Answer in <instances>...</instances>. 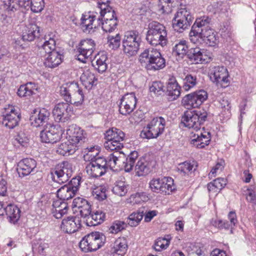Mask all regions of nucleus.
Wrapping results in <instances>:
<instances>
[{"instance_id": "obj_61", "label": "nucleus", "mask_w": 256, "mask_h": 256, "mask_svg": "<svg viewBox=\"0 0 256 256\" xmlns=\"http://www.w3.org/2000/svg\"><path fill=\"white\" fill-rule=\"evenodd\" d=\"M82 178L80 176H76L73 178L70 181L68 184H67L68 186L71 187V189L76 193L79 188L80 184Z\"/></svg>"}, {"instance_id": "obj_9", "label": "nucleus", "mask_w": 256, "mask_h": 256, "mask_svg": "<svg viewBox=\"0 0 256 256\" xmlns=\"http://www.w3.org/2000/svg\"><path fill=\"white\" fill-rule=\"evenodd\" d=\"M125 137L124 133L120 130L112 128L106 131L104 143L105 148L111 151L119 150L123 148L122 142Z\"/></svg>"}, {"instance_id": "obj_24", "label": "nucleus", "mask_w": 256, "mask_h": 256, "mask_svg": "<svg viewBox=\"0 0 256 256\" xmlns=\"http://www.w3.org/2000/svg\"><path fill=\"white\" fill-rule=\"evenodd\" d=\"M66 135L68 139L75 143L76 146H80L86 140V134L79 126L72 125L66 130Z\"/></svg>"}, {"instance_id": "obj_54", "label": "nucleus", "mask_w": 256, "mask_h": 256, "mask_svg": "<svg viewBox=\"0 0 256 256\" xmlns=\"http://www.w3.org/2000/svg\"><path fill=\"white\" fill-rule=\"evenodd\" d=\"M212 224L220 229L228 230L229 228H232V226L226 220H212L211 221Z\"/></svg>"}, {"instance_id": "obj_29", "label": "nucleus", "mask_w": 256, "mask_h": 256, "mask_svg": "<svg viewBox=\"0 0 256 256\" xmlns=\"http://www.w3.org/2000/svg\"><path fill=\"white\" fill-rule=\"evenodd\" d=\"M10 111L6 112L2 120V124L6 127L12 129L18 125L20 120V114L16 112L14 106H10L8 110Z\"/></svg>"}, {"instance_id": "obj_7", "label": "nucleus", "mask_w": 256, "mask_h": 256, "mask_svg": "<svg viewBox=\"0 0 256 256\" xmlns=\"http://www.w3.org/2000/svg\"><path fill=\"white\" fill-rule=\"evenodd\" d=\"M105 241L106 236L102 232H94L80 240L79 246L84 252L96 251L104 244Z\"/></svg>"}, {"instance_id": "obj_17", "label": "nucleus", "mask_w": 256, "mask_h": 256, "mask_svg": "<svg viewBox=\"0 0 256 256\" xmlns=\"http://www.w3.org/2000/svg\"><path fill=\"white\" fill-rule=\"evenodd\" d=\"M72 113L73 108L67 102L58 103L52 110L54 120L58 122L64 123L68 122Z\"/></svg>"}, {"instance_id": "obj_35", "label": "nucleus", "mask_w": 256, "mask_h": 256, "mask_svg": "<svg viewBox=\"0 0 256 256\" xmlns=\"http://www.w3.org/2000/svg\"><path fill=\"white\" fill-rule=\"evenodd\" d=\"M107 54L104 52L99 53L92 60V66L99 73H103L108 68Z\"/></svg>"}, {"instance_id": "obj_51", "label": "nucleus", "mask_w": 256, "mask_h": 256, "mask_svg": "<svg viewBox=\"0 0 256 256\" xmlns=\"http://www.w3.org/2000/svg\"><path fill=\"white\" fill-rule=\"evenodd\" d=\"M121 36L119 34L116 36L108 35L107 36V42L108 46L112 49H116L120 44Z\"/></svg>"}, {"instance_id": "obj_56", "label": "nucleus", "mask_w": 256, "mask_h": 256, "mask_svg": "<svg viewBox=\"0 0 256 256\" xmlns=\"http://www.w3.org/2000/svg\"><path fill=\"white\" fill-rule=\"evenodd\" d=\"M28 142V138L24 132H20L16 136L14 143L15 145L19 144L22 146H26Z\"/></svg>"}, {"instance_id": "obj_39", "label": "nucleus", "mask_w": 256, "mask_h": 256, "mask_svg": "<svg viewBox=\"0 0 256 256\" xmlns=\"http://www.w3.org/2000/svg\"><path fill=\"white\" fill-rule=\"evenodd\" d=\"M124 160V154L119 150H116L114 153L109 155L108 158V168H114L116 166H122V162Z\"/></svg>"}, {"instance_id": "obj_14", "label": "nucleus", "mask_w": 256, "mask_h": 256, "mask_svg": "<svg viewBox=\"0 0 256 256\" xmlns=\"http://www.w3.org/2000/svg\"><path fill=\"white\" fill-rule=\"evenodd\" d=\"M151 190L154 192L170 194L176 190L174 180L170 177L153 178L149 183Z\"/></svg>"}, {"instance_id": "obj_26", "label": "nucleus", "mask_w": 256, "mask_h": 256, "mask_svg": "<svg viewBox=\"0 0 256 256\" xmlns=\"http://www.w3.org/2000/svg\"><path fill=\"white\" fill-rule=\"evenodd\" d=\"M186 56L194 64L207 63L210 58L206 54L204 49L198 47L190 48Z\"/></svg>"}, {"instance_id": "obj_2", "label": "nucleus", "mask_w": 256, "mask_h": 256, "mask_svg": "<svg viewBox=\"0 0 256 256\" xmlns=\"http://www.w3.org/2000/svg\"><path fill=\"white\" fill-rule=\"evenodd\" d=\"M211 18L204 16L196 19L192 27L189 36L190 41L198 44L202 40L208 46H215L218 41V37L214 30L210 26Z\"/></svg>"}, {"instance_id": "obj_5", "label": "nucleus", "mask_w": 256, "mask_h": 256, "mask_svg": "<svg viewBox=\"0 0 256 256\" xmlns=\"http://www.w3.org/2000/svg\"><path fill=\"white\" fill-rule=\"evenodd\" d=\"M166 28L162 24L152 22L149 24L146 40L152 46L164 47L168 42Z\"/></svg>"}, {"instance_id": "obj_21", "label": "nucleus", "mask_w": 256, "mask_h": 256, "mask_svg": "<svg viewBox=\"0 0 256 256\" xmlns=\"http://www.w3.org/2000/svg\"><path fill=\"white\" fill-rule=\"evenodd\" d=\"M95 46L94 40L92 39L82 40L77 48L78 52L77 60L83 63H86V60L93 54Z\"/></svg>"}, {"instance_id": "obj_4", "label": "nucleus", "mask_w": 256, "mask_h": 256, "mask_svg": "<svg viewBox=\"0 0 256 256\" xmlns=\"http://www.w3.org/2000/svg\"><path fill=\"white\" fill-rule=\"evenodd\" d=\"M107 2H100L98 4V10L100 16L97 18L100 21L104 31L106 32H112L116 28L118 24V19L112 8Z\"/></svg>"}, {"instance_id": "obj_30", "label": "nucleus", "mask_w": 256, "mask_h": 256, "mask_svg": "<svg viewBox=\"0 0 256 256\" xmlns=\"http://www.w3.org/2000/svg\"><path fill=\"white\" fill-rule=\"evenodd\" d=\"M56 40L51 34L45 36L38 44V50L41 54H50L56 50Z\"/></svg>"}, {"instance_id": "obj_19", "label": "nucleus", "mask_w": 256, "mask_h": 256, "mask_svg": "<svg viewBox=\"0 0 256 256\" xmlns=\"http://www.w3.org/2000/svg\"><path fill=\"white\" fill-rule=\"evenodd\" d=\"M62 135V130L59 126L50 124L41 131L40 138L44 142L54 144L60 139Z\"/></svg>"}, {"instance_id": "obj_37", "label": "nucleus", "mask_w": 256, "mask_h": 256, "mask_svg": "<svg viewBox=\"0 0 256 256\" xmlns=\"http://www.w3.org/2000/svg\"><path fill=\"white\" fill-rule=\"evenodd\" d=\"M80 80L84 88L90 90L94 85H96L95 82H97L98 79L94 73L87 70L83 72L80 77Z\"/></svg>"}, {"instance_id": "obj_60", "label": "nucleus", "mask_w": 256, "mask_h": 256, "mask_svg": "<svg viewBox=\"0 0 256 256\" xmlns=\"http://www.w3.org/2000/svg\"><path fill=\"white\" fill-rule=\"evenodd\" d=\"M106 190L102 187L98 188L95 189L93 192L92 194L94 198L98 200H103L106 198Z\"/></svg>"}, {"instance_id": "obj_48", "label": "nucleus", "mask_w": 256, "mask_h": 256, "mask_svg": "<svg viewBox=\"0 0 256 256\" xmlns=\"http://www.w3.org/2000/svg\"><path fill=\"white\" fill-rule=\"evenodd\" d=\"M144 214V210L140 208L136 212H134L129 216L126 222L130 226H136L142 219Z\"/></svg>"}, {"instance_id": "obj_25", "label": "nucleus", "mask_w": 256, "mask_h": 256, "mask_svg": "<svg viewBox=\"0 0 256 256\" xmlns=\"http://www.w3.org/2000/svg\"><path fill=\"white\" fill-rule=\"evenodd\" d=\"M50 116V112L46 108L35 109L32 112L30 120L32 126L38 127L47 122Z\"/></svg>"}, {"instance_id": "obj_45", "label": "nucleus", "mask_w": 256, "mask_h": 256, "mask_svg": "<svg viewBox=\"0 0 256 256\" xmlns=\"http://www.w3.org/2000/svg\"><path fill=\"white\" fill-rule=\"evenodd\" d=\"M56 192L58 198L64 201L72 198L76 194L67 184L62 186Z\"/></svg>"}, {"instance_id": "obj_22", "label": "nucleus", "mask_w": 256, "mask_h": 256, "mask_svg": "<svg viewBox=\"0 0 256 256\" xmlns=\"http://www.w3.org/2000/svg\"><path fill=\"white\" fill-rule=\"evenodd\" d=\"M37 162L32 158H26L20 160L18 164L16 170L18 176L23 178L35 174L36 170Z\"/></svg>"}, {"instance_id": "obj_23", "label": "nucleus", "mask_w": 256, "mask_h": 256, "mask_svg": "<svg viewBox=\"0 0 256 256\" xmlns=\"http://www.w3.org/2000/svg\"><path fill=\"white\" fill-rule=\"evenodd\" d=\"M82 222V220L79 215L69 216L62 220L60 228L65 232L72 234L81 228Z\"/></svg>"}, {"instance_id": "obj_36", "label": "nucleus", "mask_w": 256, "mask_h": 256, "mask_svg": "<svg viewBox=\"0 0 256 256\" xmlns=\"http://www.w3.org/2000/svg\"><path fill=\"white\" fill-rule=\"evenodd\" d=\"M48 54V56L45 58L44 62L46 68H54L62 63L63 56L58 51H53Z\"/></svg>"}, {"instance_id": "obj_57", "label": "nucleus", "mask_w": 256, "mask_h": 256, "mask_svg": "<svg viewBox=\"0 0 256 256\" xmlns=\"http://www.w3.org/2000/svg\"><path fill=\"white\" fill-rule=\"evenodd\" d=\"M164 88L163 83L160 82H154L150 87V90L157 95H161L164 92Z\"/></svg>"}, {"instance_id": "obj_63", "label": "nucleus", "mask_w": 256, "mask_h": 256, "mask_svg": "<svg viewBox=\"0 0 256 256\" xmlns=\"http://www.w3.org/2000/svg\"><path fill=\"white\" fill-rule=\"evenodd\" d=\"M84 202L88 201L80 197H78L74 198L73 200L72 204V208H78V210L80 209L83 206V204H84Z\"/></svg>"}, {"instance_id": "obj_28", "label": "nucleus", "mask_w": 256, "mask_h": 256, "mask_svg": "<svg viewBox=\"0 0 256 256\" xmlns=\"http://www.w3.org/2000/svg\"><path fill=\"white\" fill-rule=\"evenodd\" d=\"M40 28L35 24H29L22 30V40L24 42H32L40 36Z\"/></svg>"}, {"instance_id": "obj_11", "label": "nucleus", "mask_w": 256, "mask_h": 256, "mask_svg": "<svg viewBox=\"0 0 256 256\" xmlns=\"http://www.w3.org/2000/svg\"><path fill=\"white\" fill-rule=\"evenodd\" d=\"M31 0H4L0 6V19L4 20L20 8L28 10Z\"/></svg>"}, {"instance_id": "obj_15", "label": "nucleus", "mask_w": 256, "mask_h": 256, "mask_svg": "<svg viewBox=\"0 0 256 256\" xmlns=\"http://www.w3.org/2000/svg\"><path fill=\"white\" fill-rule=\"evenodd\" d=\"M208 98V93L200 90L186 94L182 100V104L186 109L199 107Z\"/></svg>"}, {"instance_id": "obj_33", "label": "nucleus", "mask_w": 256, "mask_h": 256, "mask_svg": "<svg viewBox=\"0 0 256 256\" xmlns=\"http://www.w3.org/2000/svg\"><path fill=\"white\" fill-rule=\"evenodd\" d=\"M127 250L126 240L124 238H118L111 245L110 252L113 256H124Z\"/></svg>"}, {"instance_id": "obj_32", "label": "nucleus", "mask_w": 256, "mask_h": 256, "mask_svg": "<svg viewBox=\"0 0 256 256\" xmlns=\"http://www.w3.org/2000/svg\"><path fill=\"white\" fill-rule=\"evenodd\" d=\"M106 218V214L101 210L91 212L84 221L87 226H96L102 223Z\"/></svg>"}, {"instance_id": "obj_55", "label": "nucleus", "mask_w": 256, "mask_h": 256, "mask_svg": "<svg viewBox=\"0 0 256 256\" xmlns=\"http://www.w3.org/2000/svg\"><path fill=\"white\" fill-rule=\"evenodd\" d=\"M44 6V0H31L30 8L34 12H41Z\"/></svg>"}, {"instance_id": "obj_20", "label": "nucleus", "mask_w": 256, "mask_h": 256, "mask_svg": "<svg viewBox=\"0 0 256 256\" xmlns=\"http://www.w3.org/2000/svg\"><path fill=\"white\" fill-rule=\"evenodd\" d=\"M137 103V98L134 92L127 93L123 96L120 100L118 111L124 116H127L135 109Z\"/></svg>"}, {"instance_id": "obj_18", "label": "nucleus", "mask_w": 256, "mask_h": 256, "mask_svg": "<svg viewBox=\"0 0 256 256\" xmlns=\"http://www.w3.org/2000/svg\"><path fill=\"white\" fill-rule=\"evenodd\" d=\"M210 80L216 82L217 86L226 88L228 84V74L226 68L224 66H214L210 70Z\"/></svg>"}, {"instance_id": "obj_47", "label": "nucleus", "mask_w": 256, "mask_h": 256, "mask_svg": "<svg viewBox=\"0 0 256 256\" xmlns=\"http://www.w3.org/2000/svg\"><path fill=\"white\" fill-rule=\"evenodd\" d=\"M182 88L184 91H188L198 84L196 76L194 74H189L183 78Z\"/></svg>"}, {"instance_id": "obj_64", "label": "nucleus", "mask_w": 256, "mask_h": 256, "mask_svg": "<svg viewBox=\"0 0 256 256\" xmlns=\"http://www.w3.org/2000/svg\"><path fill=\"white\" fill-rule=\"evenodd\" d=\"M7 192V182L0 178V196H4Z\"/></svg>"}, {"instance_id": "obj_59", "label": "nucleus", "mask_w": 256, "mask_h": 256, "mask_svg": "<svg viewBox=\"0 0 256 256\" xmlns=\"http://www.w3.org/2000/svg\"><path fill=\"white\" fill-rule=\"evenodd\" d=\"M194 164L188 162H184L180 164L178 168V170L184 174H188L190 172H192Z\"/></svg>"}, {"instance_id": "obj_50", "label": "nucleus", "mask_w": 256, "mask_h": 256, "mask_svg": "<svg viewBox=\"0 0 256 256\" xmlns=\"http://www.w3.org/2000/svg\"><path fill=\"white\" fill-rule=\"evenodd\" d=\"M170 239L169 235L164 238H158L155 242L154 248L156 251L158 252L166 249L170 244Z\"/></svg>"}, {"instance_id": "obj_42", "label": "nucleus", "mask_w": 256, "mask_h": 256, "mask_svg": "<svg viewBox=\"0 0 256 256\" xmlns=\"http://www.w3.org/2000/svg\"><path fill=\"white\" fill-rule=\"evenodd\" d=\"M160 51L158 50L149 48H146L140 54L139 56L138 60L142 67H144L148 63H149L151 60Z\"/></svg>"}, {"instance_id": "obj_12", "label": "nucleus", "mask_w": 256, "mask_h": 256, "mask_svg": "<svg viewBox=\"0 0 256 256\" xmlns=\"http://www.w3.org/2000/svg\"><path fill=\"white\" fill-rule=\"evenodd\" d=\"M31 0H4L0 6V19L4 20L20 8L28 10Z\"/></svg>"}, {"instance_id": "obj_62", "label": "nucleus", "mask_w": 256, "mask_h": 256, "mask_svg": "<svg viewBox=\"0 0 256 256\" xmlns=\"http://www.w3.org/2000/svg\"><path fill=\"white\" fill-rule=\"evenodd\" d=\"M216 187V189L220 191L222 190L226 184V180L224 178H219L212 182Z\"/></svg>"}, {"instance_id": "obj_3", "label": "nucleus", "mask_w": 256, "mask_h": 256, "mask_svg": "<svg viewBox=\"0 0 256 256\" xmlns=\"http://www.w3.org/2000/svg\"><path fill=\"white\" fill-rule=\"evenodd\" d=\"M59 93L62 98L70 104L81 106L84 101L85 92L74 81L66 82L60 87Z\"/></svg>"}, {"instance_id": "obj_43", "label": "nucleus", "mask_w": 256, "mask_h": 256, "mask_svg": "<svg viewBox=\"0 0 256 256\" xmlns=\"http://www.w3.org/2000/svg\"><path fill=\"white\" fill-rule=\"evenodd\" d=\"M9 221L12 223H16L20 218V208L14 204H8L4 208Z\"/></svg>"}, {"instance_id": "obj_16", "label": "nucleus", "mask_w": 256, "mask_h": 256, "mask_svg": "<svg viewBox=\"0 0 256 256\" xmlns=\"http://www.w3.org/2000/svg\"><path fill=\"white\" fill-rule=\"evenodd\" d=\"M72 164L68 162H63L57 165L52 174L54 182L62 184L66 182L72 176Z\"/></svg>"}, {"instance_id": "obj_53", "label": "nucleus", "mask_w": 256, "mask_h": 256, "mask_svg": "<svg viewBox=\"0 0 256 256\" xmlns=\"http://www.w3.org/2000/svg\"><path fill=\"white\" fill-rule=\"evenodd\" d=\"M68 204L62 203L60 207L56 209H52V214L53 216L56 218H60L65 214L68 212Z\"/></svg>"}, {"instance_id": "obj_46", "label": "nucleus", "mask_w": 256, "mask_h": 256, "mask_svg": "<svg viewBox=\"0 0 256 256\" xmlns=\"http://www.w3.org/2000/svg\"><path fill=\"white\" fill-rule=\"evenodd\" d=\"M135 170L138 176H142L148 174L150 170V166L149 162L145 158H140L137 162Z\"/></svg>"}, {"instance_id": "obj_40", "label": "nucleus", "mask_w": 256, "mask_h": 256, "mask_svg": "<svg viewBox=\"0 0 256 256\" xmlns=\"http://www.w3.org/2000/svg\"><path fill=\"white\" fill-rule=\"evenodd\" d=\"M96 16L94 14H82L81 18V28L84 32L90 33L94 32L93 29L96 28V25L94 24Z\"/></svg>"}, {"instance_id": "obj_58", "label": "nucleus", "mask_w": 256, "mask_h": 256, "mask_svg": "<svg viewBox=\"0 0 256 256\" xmlns=\"http://www.w3.org/2000/svg\"><path fill=\"white\" fill-rule=\"evenodd\" d=\"M126 226V224L120 220L115 221L110 228V232L117 234L118 232L124 230Z\"/></svg>"}, {"instance_id": "obj_44", "label": "nucleus", "mask_w": 256, "mask_h": 256, "mask_svg": "<svg viewBox=\"0 0 256 256\" xmlns=\"http://www.w3.org/2000/svg\"><path fill=\"white\" fill-rule=\"evenodd\" d=\"M138 156V152L134 150L128 154H124V160L122 162V166L126 172H130L133 168L136 160Z\"/></svg>"}, {"instance_id": "obj_10", "label": "nucleus", "mask_w": 256, "mask_h": 256, "mask_svg": "<svg viewBox=\"0 0 256 256\" xmlns=\"http://www.w3.org/2000/svg\"><path fill=\"white\" fill-rule=\"evenodd\" d=\"M166 120L162 116L154 118L141 132L142 138L151 139L157 138L164 130Z\"/></svg>"}, {"instance_id": "obj_27", "label": "nucleus", "mask_w": 256, "mask_h": 256, "mask_svg": "<svg viewBox=\"0 0 256 256\" xmlns=\"http://www.w3.org/2000/svg\"><path fill=\"white\" fill-rule=\"evenodd\" d=\"M182 88L174 76L170 78L167 82L166 92L168 100H176L180 96Z\"/></svg>"}, {"instance_id": "obj_41", "label": "nucleus", "mask_w": 256, "mask_h": 256, "mask_svg": "<svg viewBox=\"0 0 256 256\" xmlns=\"http://www.w3.org/2000/svg\"><path fill=\"white\" fill-rule=\"evenodd\" d=\"M36 85L32 82L21 85L18 88L17 94L20 97H29L35 94L37 90Z\"/></svg>"}, {"instance_id": "obj_1", "label": "nucleus", "mask_w": 256, "mask_h": 256, "mask_svg": "<svg viewBox=\"0 0 256 256\" xmlns=\"http://www.w3.org/2000/svg\"><path fill=\"white\" fill-rule=\"evenodd\" d=\"M208 112L204 109L186 111L182 116V122L184 126L192 128L197 133L191 136L190 144L198 148H202L209 144L210 140V132H199L201 126L207 120Z\"/></svg>"}, {"instance_id": "obj_8", "label": "nucleus", "mask_w": 256, "mask_h": 256, "mask_svg": "<svg viewBox=\"0 0 256 256\" xmlns=\"http://www.w3.org/2000/svg\"><path fill=\"white\" fill-rule=\"evenodd\" d=\"M90 162L86 168L88 174L94 178H97L104 174L108 170L106 159L104 157L98 156V152L96 150V155L89 160Z\"/></svg>"}, {"instance_id": "obj_13", "label": "nucleus", "mask_w": 256, "mask_h": 256, "mask_svg": "<svg viewBox=\"0 0 256 256\" xmlns=\"http://www.w3.org/2000/svg\"><path fill=\"white\" fill-rule=\"evenodd\" d=\"M194 18L186 8H180L172 21V28L179 33L188 29L192 24Z\"/></svg>"}, {"instance_id": "obj_34", "label": "nucleus", "mask_w": 256, "mask_h": 256, "mask_svg": "<svg viewBox=\"0 0 256 256\" xmlns=\"http://www.w3.org/2000/svg\"><path fill=\"white\" fill-rule=\"evenodd\" d=\"M188 42L186 40H180L176 42L172 48V54L177 60H182L186 56L189 50Z\"/></svg>"}, {"instance_id": "obj_49", "label": "nucleus", "mask_w": 256, "mask_h": 256, "mask_svg": "<svg viewBox=\"0 0 256 256\" xmlns=\"http://www.w3.org/2000/svg\"><path fill=\"white\" fill-rule=\"evenodd\" d=\"M128 190V185L125 182L118 180L116 182L112 190L114 194L122 196L127 193Z\"/></svg>"}, {"instance_id": "obj_52", "label": "nucleus", "mask_w": 256, "mask_h": 256, "mask_svg": "<svg viewBox=\"0 0 256 256\" xmlns=\"http://www.w3.org/2000/svg\"><path fill=\"white\" fill-rule=\"evenodd\" d=\"M80 214V217H81V220H83V222L86 220L88 216L92 212L91 205L88 202H84L83 206L78 210Z\"/></svg>"}, {"instance_id": "obj_38", "label": "nucleus", "mask_w": 256, "mask_h": 256, "mask_svg": "<svg viewBox=\"0 0 256 256\" xmlns=\"http://www.w3.org/2000/svg\"><path fill=\"white\" fill-rule=\"evenodd\" d=\"M78 146L72 142L68 139L64 142L60 144L56 150L58 154L64 156H68L74 154L78 150Z\"/></svg>"}, {"instance_id": "obj_31", "label": "nucleus", "mask_w": 256, "mask_h": 256, "mask_svg": "<svg viewBox=\"0 0 256 256\" xmlns=\"http://www.w3.org/2000/svg\"><path fill=\"white\" fill-rule=\"evenodd\" d=\"M166 66V60L158 52L144 68L148 71L156 72L164 68Z\"/></svg>"}, {"instance_id": "obj_6", "label": "nucleus", "mask_w": 256, "mask_h": 256, "mask_svg": "<svg viewBox=\"0 0 256 256\" xmlns=\"http://www.w3.org/2000/svg\"><path fill=\"white\" fill-rule=\"evenodd\" d=\"M141 42V36L138 30L126 32L122 40L124 52L128 57L136 56L140 49Z\"/></svg>"}]
</instances>
